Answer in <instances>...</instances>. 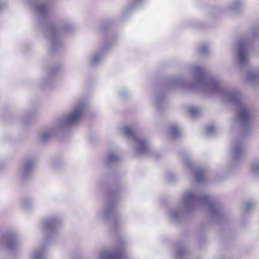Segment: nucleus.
Returning a JSON list of instances; mask_svg holds the SVG:
<instances>
[{
	"label": "nucleus",
	"mask_w": 259,
	"mask_h": 259,
	"mask_svg": "<svg viewBox=\"0 0 259 259\" xmlns=\"http://www.w3.org/2000/svg\"><path fill=\"white\" fill-rule=\"evenodd\" d=\"M194 82L186 84L182 77L175 78L171 82L173 85L191 90H197L208 96L218 95L225 101L234 105L236 107V123L242 130L244 136L250 134L253 127V117L249 107L243 100L241 94L235 89H227L221 80L210 75L203 67L195 65L192 67Z\"/></svg>",
	"instance_id": "obj_1"
},
{
	"label": "nucleus",
	"mask_w": 259,
	"mask_h": 259,
	"mask_svg": "<svg viewBox=\"0 0 259 259\" xmlns=\"http://www.w3.org/2000/svg\"><path fill=\"white\" fill-rule=\"evenodd\" d=\"M182 201L183 207L178 206L169 210V218L174 222H179L185 212H190L200 206L205 207L212 219L217 222H220L223 217L222 208L215 199L196 189L185 191L182 195Z\"/></svg>",
	"instance_id": "obj_2"
},
{
	"label": "nucleus",
	"mask_w": 259,
	"mask_h": 259,
	"mask_svg": "<svg viewBox=\"0 0 259 259\" xmlns=\"http://www.w3.org/2000/svg\"><path fill=\"white\" fill-rule=\"evenodd\" d=\"M33 7L39 15V19L43 21L41 24L44 27L43 33L50 42L51 51L54 53L60 51L63 46L61 37L62 33L74 30L73 24L68 20H64L57 27L48 21L50 9L48 2L47 0H33Z\"/></svg>",
	"instance_id": "obj_3"
},
{
	"label": "nucleus",
	"mask_w": 259,
	"mask_h": 259,
	"mask_svg": "<svg viewBox=\"0 0 259 259\" xmlns=\"http://www.w3.org/2000/svg\"><path fill=\"white\" fill-rule=\"evenodd\" d=\"M87 107V104L83 101L77 103L73 109L58 118L52 125L39 133V141L46 143L56 135L59 130L68 128L76 123L83 116Z\"/></svg>",
	"instance_id": "obj_4"
},
{
	"label": "nucleus",
	"mask_w": 259,
	"mask_h": 259,
	"mask_svg": "<svg viewBox=\"0 0 259 259\" xmlns=\"http://www.w3.org/2000/svg\"><path fill=\"white\" fill-rule=\"evenodd\" d=\"M259 38V25L254 24L248 28L247 33L237 41L236 60L241 66L246 65L249 58V50L253 43Z\"/></svg>",
	"instance_id": "obj_5"
},
{
	"label": "nucleus",
	"mask_w": 259,
	"mask_h": 259,
	"mask_svg": "<svg viewBox=\"0 0 259 259\" xmlns=\"http://www.w3.org/2000/svg\"><path fill=\"white\" fill-rule=\"evenodd\" d=\"M120 134L134 141L133 149L137 154L143 155L149 152L150 146L148 140L140 133L135 126H125L120 130Z\"/></svg>",
	"instance_id": "obj_6"
},
{
	"label": "nucleus",
	"mask_w": 259,
	"mask_h": 259,
	"mask_svg": "<svg viewBox=\"0 0 259 259\" xmlns=\"http://www.w3.org/2000/svg\"><path fill=\"white\" fill-rule=\"evenodd\" d=\"M61 220L57 215H53L44 219L42 221L43 233L46 240L54 238L58 233V227Z\"/></svg>",
	"instance_id": "obj_7"
},
{
	"label": "nucleus",
	"mask_w": 259,
	"mask_h": 259,
	"mask_svg": "<svg viewBox=\"0 0 259 259\" xmlns=\"http://www.w3.org/2000/svg\"><path fill=\"white\" fill-rule=\"evenodd\" d=\"M108 198L102 209L98 213V216L104 221H107L110 218L113 208L115 207L118 195L116 191H110L108 194Z\"/></svg>",
	"instance_id": "obj_8"
},
{
	"label": "nucleus",
	"mask_w": 259,
	"mask_h": 259,
	"mask_svg": "<svg viewBox=\"0 0 259 259\" xmlns=\"http://www.w3.org/2000/svg\"><path fill=\"white\" fill-rule=\"evenodd\" d=\"M184 163L191 171H195L193 174L194 178L198 183H203L205 181L206 169L204 167L196 166L190 160L187 154L181 155Z\"/></svg>",
	"instance_id": "obj_9"
},
{
	"label": "nucleus",
	"mask_w": 259,
	"mask_h": 259,
	"mask_svg": "<svg viewBox=\"0 0 259 259\" xmlns=\"http://www.w3.org/2000/svg\"><path fill=\"white\" fill-rule=\"evenodd\" d=\"M125 243L121 242L118 246L108 250H101L99 255V259H124L126 257L124 253Z\"/></svg>",
	"instance_id": "obj_10"
},
{
	"label": "nucleus",
	"mask_w": 259,
	"mask_h": 259,
	"mask_svg": "<svg viewBox=\"0 0 259 259\" xmlns=\"http://www.w3.org/2000/svg\"><path fill=\"white\" fill-rule=\"evenodd\" d=\"M230 152L234 163L238 162L242 159L245 154V146L241 138H238L232 142Z\"/></svg>",
	"instance_id": "obj_11"
},
{
	"label": "nucleus",
	"mask_w": 259,
	"mask_h": 259,
	"mask_svg": "<svg viewBox=\"0 0 259 259\" xmlns=\"http://www.w3.org/2000/svg\"><path fill=\"white\" fill-rule=\"evenodd\" d=\"M34 166V160L32 159L26 160L20 166L18 175L22 181H25L29 178L32 172Z\"/></svg>",
	"instance_id": "obj_12"
},
{
	"label": "nucleus",
	"mask_w": 259,
	"mask_h": 259,
	"mask_svg": "<svg viewBox=\"0 0 259 259\" xmlns=\"http://www.w3.org/2000/svg\"><path fill=\"white\" fill-rule=\"evenodd\" d=\"M2 244L10 250H14L18 245L17 234L15 232H9L2 237Z\"/></svg>",
	"instance_id": "obj_13"
},
{
	"label": "nucleus",
	"mask_w": 259,
	"mask_h": 259,
	"mask_svg": "<svg viewBox=\"0 0 259 259\" xmlns=\"http://www.w3.org/2000/svg\"><path fill=\"white\" fill-rule=\"evenodd\" d=\"M108 49V46H103L99 51L93 54L91 58V64L93 66H96L100 64L102 62Z\"/></svg>",
	"instance_id": "obj_14"
},
{
	"label": "nucleus",
	"mask_w": 259,
	"mask_h": 259,
	"mask_svg": "<svg viewBox=\"0 0 259 259\" xmlns=\"http://www.w3.org/2000/svg\"><path fill=\"white\" fill-rule=\"evenodd\" d=\"M245 7V0H232L228 7V10L235 13L242 12Z\"/></svg>",
	"instance_id": "obj_15"
},
{
	"label": "nucleus",
	"mask_w": 259,
	"mask_h": 259,
	"mask_svg": "<svg viewBox=\"0 0 259 259\" xmlns=\"http://www.w3.org/2000/svg\"><path fill=\"white\" fill-rule=\"evenodd\" d=\"M249 170L252 177L255 178H259V156H256L252 159Z\"/></svg>",
	"instance_id": "obj_16"
},
{
	"label": "nucleus",
	"mask_w": 259,
	"mask_h": 259,
	"mask_svg": "<svg viewBox=\"0 0 259 259\" xmlns=\"http://www.w3.org/2000/svg\"><path fill=\"white\" fill-rule=\"evenodd\" d=\"M246 81L254 86L259 84V68L256 70L249 72L247 74Z\"/></svg>",
	"instance_id": "obj_17"
},
{
	"label": "nucleus",
	"mask_w": 259,
	"mask_h": 259,
	"mask_svg": "<svg viewBox=\"0 0 259 259\" xmlns=\"http://www.w3.org/2000/svg\"><path fill=\"white\" fill-rule=\"evenodd\" d=\"M120 160L119 155L115 151L109 153L105 159V162L108 166H111L117 163Z\"/></svg>",
	"instance_id": "obj_18"
},
{
	"label": "nucleus",
	"mask_w": 259,
	"mask_h": 259,
	"mask_svg": "<svg viewBox=\"0 0 259 259\" xmlns=\"http://www.w3.org/2000/svg\"><path fill=\"white\" fill-rule=\"evenodd\" d=\"M154 102L157 110H160L161 108L165 104V96L163 94H156L154 97Z\"/></svg>",
	"instance_id": "obj_19"
},
{
	"label": "nucleus",
	"mask_w": 259,
	"mask_h": 259,
	"mask_svg": "<svg viewBox=\"0 0 259 259\" xmlns=\"http://www.w3.org/2000/svg\"><path fill=\"white\" fill-rule=\"evenodd\" d=\"M181 136L180 129L175 125L171 126L169 128V136L172 139H176Z\"/></svg>",
	"instance_id": "obj_20"
},
{
	"label": "nucleus",
	"mask_w": 259,
	"mask_h": 259,
	"mask_svg": "<svg viewBox=\"0 0 259 259\" xmlns=\"http://www.w3.org/2000/svg\"><path fill=\"white\" fill-rule=\"evenodd\" d=\"M22 208L25 210H29L33 208V205L30 198L24 197L21 201Z\"/></svg>",
	"instance_id": "obj_21"
},
{
	"label": "nucleus",
	"mask_w": 259,
	"mask_h": 259,
	"mask_svg": "<svg viewBox=\"0 0 259 259\" xmlns=\"http://www.w3.org/2000/svg\"><path fill=\"white\" fill-rule=\"evenodd\" d=\"M256 203L253 201H247L243 203L242 208L244 212H248L253 209L255 206Z\"/></svg>",
	"instance_id": "obj_22"
},
{
	"label": "nucleus",
	"mask_w": 259,
	"mask_h": 259,
	"mask_svg": "<svg viewBox=\"0 0 259 259\" xmlns=\"http://www.w3.org/2000/svg\"><path fill=\"white\" fill-rule=\"evenodd\" d=\"M176 254L179 257H184L186 253V249L181 246H178L176 248Z\"/></svg>",
	"instance_id": "obj_23"
},
{
	"label": "nucleus",
	"mask_w": 259,
	"mask_h": 259,
	"mask_svg": "<svg viewBox=\"0 0 259 259\" xmlns=\"http://www.w3.org/2000/svg\"><path fill=\"white\" fill-rule=\"evenodd\" d=\"M198 52L201 55H206L209 53L208 47L205 44H201L198 48Z\"/></svg>",
	"instance_id": "obj_24"
},
{
	"label": "nucleus",
	"mask_w": 259,
	"mask_h": 259,
	"mask_svg": "<svg viewBox=\"0 0 259 259\" xmlns=\"http://www.w3.org/2000/svg\"><path fill=\"white\" fill-rule=\"evenodd\" d=\"M188 111L193 117H196L200 113V110L196 107H191L188 109Z\"/></svg>",
	"instance_id": "obj_25"
},
{
	"label": "nucleus",
	"mask_w": 259,
	"mask_h": 259,
	"mask_svg": "<svg viewBox=\"0 0 259 259\" xmlns=\"http://www.w3.org/2000/svg\"><path fill=\"white\" fill-rule=\"evenodd\" d=\"M143 0H132V3L128 6V10L131 11L137 7Z\"/></svg>",
	"instance_id": "obj_26"
},
{
	"label": "nucleus",
	"mask_w": 259,
	"mask_h": 259,
	"mask_svg": "<svg viewBox=\"0 0 259 259\" xmlns=\"http://www.w3.org/2000/svg\"><path fill=\"white\" fill-rule=\"evenodd\" d=\"M216 133V128L213 125L209 126L206 127L205 133L208 136H212Z\"/></svg>",
	"instance_id": "obj_27"
},
{
	"label": "nucleus",
	"mask_w": 259,
	"mask_h": 259,
	"mask_svg": "<svg viewBox=\"0 0 259 259\" xmlns=\"http://www.w3.org/2000/svg\"><path fill=\"white\" fill-rule=\"evenodd\" d=\"M44 255V252L42 250L35 251L31 255V259H41Z\"/></svg>",
	"instance_id": "obj_28"
},
{
	"label": "nucleus",
	"mask_w": 259,
	"mask_h": 259,
	"mask_svg": "<svg viewBox=\"0 0 259 259\" xmlns=\"http://www.w3.org/2000/svg\"><path fill=\"white\" fill-rule=\"evenodd\" d=\"M166 178L167 181L169 182H172L175 180V176L171 173L167 174Z\"/></svg>",
	"instance_id": "obj_29"
},
{
	"label": "nucleus",
	"mask_w": 259,
	"mask_h": 259,
	"mask_svg": "<svg viewBox=\"0 0 259 259\" xmlns=\"http://www.w3.org/2000/svg\"><path fill=\"white\" fill-rule=\"evenodd\" d=\"M56 72H57V69L56 68H52L49 71V74L50 75H53L55 74Z\"/></svg>",
	"instance_id": "obj_30"
},
{
	"label": "nucleus",
	"mask_w": 259,
	"mask_h": 259,
	"mask_svg": "<svg viewBox=\"0 0 259 259\" xmlns=\"http://www.w3.org/2000/svg\"><path fill=\"white\" fill-rule=\"evenodd\" d=\"M119 94L122 97H125L127 95V92L125 91H123V92H120Z\"/></svg>",
	"instance_id": "obj_31"
},
{
	"label": "nucleus",
	"mask_w": 259,
	"mask_h": 259,
	"mask_svg": "<svg viewBox=\"0 0 259 259\" xmlns=\"http://www.w3.org/2000/svg\"><path fill=\"white\" fill-rule=\"evenodd\" d=\"M5 6H6V5L5 3L0 2V11H1L2 9H3Z\"/></svg>",
	"instance_id": "obj_32"
},
{
	"label": "nucleus",
	"mask_w": 259,
	"mask_h": 259,
	"mask_svg": "<svg viewBox=\"0 0 259 259\" xmlns=\"http://www.w3.org/2000/svg\"><path fill=\"white\" fill-rule=\"evenodd\" d=\"M45 83L49 84V82L50 81V79H47V80H45Z\"/></svg>",
	"instance_id": "obj_33"
},
{
	"label": "nucleus",
	"mask_w": 259,
	"mask_h": 259,
	"mask_svg": "<svg viewBox=\"0 0 259 259\" xmlns=\"http://www.w3.org/2000/svg\"><path fill=\"white\" fill-rule=\"evenodd\" d=\"M54 166L55 168H57V163L56 162H54Z\"/></svg>",
	"instance_id": "obj_34"
}]
</instances>
